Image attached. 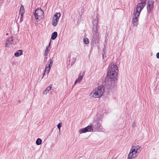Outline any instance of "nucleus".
Returning <instances> with one entry per match:
<instances>
[{
	"label": "nucleus",
	"instance_id": "423d86ee",
	"mask_svg": "<svg viewBox=\"0 0 159 159\" xmlns=\"http://www.w3.org/2000/svg\"><path fill=\"white\" fill-rule=\"evenodd\" d=\"M137 9L134 10V16L133 18L132 22L134 26H137L139 23L138 17L141 11Z\"/></svg>",
	"mask_w": 159,
	"mask_h": 159
},
{
	"label": "nucleus",
	"instance_id": "c756f323",
	"mask_svg": "<svg viewBox=\"0 0 159 159\" xmlns=\"http://www.w3.org/2000/svg\"><path fill=\"white\" fill-rule=\"evenodd\" d=\"M134 126V125H133V124L132 125V127H133Z\"/></svg>",
	"mask_w": 159,
	"mask_h": 159
},
{
	"label": "nucleus",
	"instance_id": "6ab92c4d",
	"mask_svg": "<svg viewBox=\"0 0 159 159\" xmlns=\"http://www.w3.org/2000/svg\"><path fill=\"white\" fill-rule=\"evenodd\" d=\"M49 51V49L48 48H46V49L45 50L44 53V55L45 56H47L48 55V53Z\"/></svg>",
	"mask_w": 159,
	"mask_h": 159
},
{
	"label": "nucleus",
	"instance_id": "9d476101",
	"mask_svg": "<svg viewBox=\"0 0 159 159\" xmlns=\"http://www.w3.org/2000/svg\"><path fill=\"white\" fill-rule=\"evenodd\" d=\"M146 1L147 0H140V2L137 5L136 9L141 11L145 6Z\"/></svg>",
	"mask_w": 159,
	"mask_h": 159
},
{
	"label": "nucleus",
	"instance_id": "f8f14e48",
	"mask_svg": "<svg viewBox=\"0 0 159 159\" xmlns=\"http://www.w3.org/2000/svg\"><path fill=\"white\" fill-rule=\"evenodd\" d=\"M91 129H92L91 126L89 125L85 128L81 129L79 130V132L80 134H82L87 132H91L92 131Z\"/></svg>",
	"mask_w": 159,
	"mask_h": 159
},
{
	"label": "nucleus",
	"instance_id": "7ed1b4c3",
	"mask_svg": "<svg viewBox=\"0 0 159 159\" xmlns=\"http://www.w3.org/2000/svg\"><path fill=\"white\" fill-rule=\"evenodd\" d=\"M107 88L102 85H100L95 88L90 94L89 96L92 99L98 98L100 97L104 92V89Z\"/></svg>",
	"mask_w": 159,
	"mask_h": 159
},
{
	"label": "nucleus",
	"instance_id": "2f4dec72",
	"mask_svg": "<svg viewBox=\"0 0 159 159\" xmlns=\"http://www.w3.org/2000/svg\"><path fill=\"white\" fill-rule=\"evenodd\" d=\"M46 59H47V57H46Z\"/></svg>",
	"mask_w": 159,
	"mask_h": 159
},
{
	"label": "nucleus",
	"instance_id": "6e6552de",
	"mask_svg": "<svg viewBox=\"0 0 159 159\" xmlns=\"http://www.w3.org/2000/svg\"><path fill=\"white\" fill-rule=\"evenodd\" d=\"M61 16V14L60 13H56L54 15L52 22V25L54 26H56L58 24V22Z\"/></svg>",
	"mask_w": 159,
	"mask_h": 159
},
{
	"label": "nucleus",
	"instance_id": "b1692460",
	"mask_svg": "<svg viewBox=\"0 0 159 159\" xmlns=\"http://www.w3.org/2000/svg\"><path fill=\"white\" fill-rule=\"evenodd\" d=\"M48 91L46 89H45L43 91V94H46L48 93Z\"/></svg>",
	"mask_w": 159,
	"mask_h": 159
},
{
	"label": "nucleus",
	"instance_id": "4468645a",
	"mask_svg": "<svg viewBox=\"0 0 159 159\" xmlns=\"http://www.w3.org/2000/svg\"><path fill=\"white\" fill-rule=\"evenodd\" d=\"M23 51L22 50H19L14 53V55L16 57H19L22 54Z\"/></svg>",
	"mask_w": 159,
	"mask_h": 159
},
{
	"label": "nucleus",
	"instance_id": "f3484780",
	"mask_svg": "<svg viewBox=\"0 0 159 159\" xmlns=\"http://www.w3.org/2000/svg\"><path fill=\"white\" fill-rule=\"evenodd\" d=\"M57 36V33L56 32H54L52 34L51 39L52 40H54Z\"/></svg>",
	"mask_w": 159,
	"mask_h": 159
},
{
	"label": "nucleus",
	"instance_id": "cd10ccee",
	"mask_svg": "<svg viewBox=\"0 0 159 159\" xmlns=\"http://www.w3.org/2000/svg\"><path fill=\"white\" fill-rule=\"evenodd\" d=\"M107 41V38L106 37L105 42H106Z\"/></svg>",
	"mask_w": 159,
	"mask_h": 159
},
{
	"label": "nucleus",
	"instance_id": "a878e982",
	"mask_svg": "<svg viewBox=\"0 0 159 159\" xmlns=\"http://www.w3.org/2000/svg\"><path fill=\"white\" fill-rule=\"evenodd\" d=\"M51 41H50L48 44V46H47L46 48H48L50 47V45H51Z\"/></svg>",
	"mask_w": 159,
	"mask_h": 159
},
{
	"label": "nucleus",
	"instance_id": "aec40b11",
	"mask_svg": "<svg viewBox=\"0 0 159 159\" xmlns=\"http://www.w3.org/2000/svg\"><path fill=\"white\" fill-rule=\"evenodd\" d=\"M84 43L87 44L89 43V39H88V38H84Z\"/></svg>",
	"mask_w": 159,
	"mask_h": 159
},
{
	"label": "nucleus",
	"instance_id": "2eb2a0df",
	"mask_svg": "<svg viewBox=\"0 0 159 159\" xmlns=\"http://www.w3.org/2000/svg\"><path fill=\"white\" fill-rule=\"evenodd\" d=\"M25 11L24 7L22 5H21V6L20 7V15L22 16V15H24L25 13Z\"/></svg>",
	"mask_w": 159,
	"mask_h": 159
},
{
	"label": "nucleus",
	"instance_id": "0eeeda50",
	"mask_svg": "<svg viewBox=\"0 0 159 159\" xmlns=\"http://www.w3.org/2000/svg\"><path fill=\"white\" fill-rule=\"evenodd\" d=\"M43 12L41 9L37 8L34 13V16L36 20H40L43 17Z\"/></svg>",
	"mask_w": 159,
	"mask_h": 159
},
{
	"label": "nucleus",
	"instance_id": "1a4fd4ad",
	"mask_svg": "<svg viewBox=\"0 0 159 159\" xmlns=\"http://www.w3.org/2000/svg\"><path fill=\"white\" fill-rule=\"evenodd\" d=\"M53 61L52 59H50L48 61V63L47 64L45 70H44V73L43 74L42 79L45 75V73L47 70V73H48L51 69V66H52L53 64Z\"/></svg>",
	"mask_w": 159,
	"mask_h": 159
},
{
	"label": "nucleus",
	"instance_id": "393cba45",
	"mask_svg": "<svg viewBox=\"0 0 159 159\" xmlns=\"http://www.w3.org/2000/svg\"><path fill=\"white\" fill-rule=\"evenodd\" d=\"M20 16H21V17H20V23L23 20V17L24 15H22V16H21V15H20Z\"/></svg>",
	"mask_w": 159,
	"mask_h": 159
},
{
	"label": "nucleus",
	"instance_id": "dca6fc26",
	"mask_svg": "<svg viewBox=\"0 0 159 159\" xmlns=\"http://www.w3.org/2000/svg\"><path fill=\"white\" fill-rule=\"evenodd\" d=\"M83 76L82 75H80L79 76L78 78L76 80V81L75 82L74 84H76L77 83H80L82 79Z\"/></svg>",
	"mask_w": 159,
	"mask_h": 159
},
{
	"label": "nucleus",
	"instance_id": "412c9836",
	"mask_svg": "<svg viewBox=\"0 0 159 159\" xmlns=\"http://www.w3.org/2000/svg\"><path fill=\"white\" fill-rule=\"evenodd\" d=\"M62 125V123L61 122L59 123L57 125V128L59 129V131L60 130V128Z\"/></svg>",
	"mask_w": 159,
	"mask_h": 159
},
{
	"label": "nucleus",
	"instance_id": "ddd939ff",
	"mask_svg": "<svg viewBox=\"0 0 159 159\" xmlns=\"http://www.w3.org/2000/svg\"><path fill=\"white\" fill-rule=\"evenodd\" d=\"M13 39L12 36L8 38L6 42L5 46L7 47H9L10 45L14 44L13 43Z\"/></svg>",
	"mask_w": 159,
	"mask_h": 159
},
{
	"label": "nucleus",
	"instance_id": "f257e3e1",
	"mask_svg": "<svg viewBox=\"0 0 159 159\" xmlns=\"http://www.w3.org/2000/svg\"><path fill=\"white\" fill-rule=\"evenodd\" d=\"M118 68L117 66L112 63L109 66L104 84L108 90L116 89L117 88V75L119 71Z\"/></svg>",
	"mask_w": 159,
	"mask_h": 159
},
{
	"label": "nucleus",
	"instance_id": "c85d7f7f",
	"mask_svg": "<svg viewBox=\"0 0 159 159\" xmlns=\"http://www.w3.org/2000/svg\"><path fill=\"white\" fill-rule=\"evenodd\" d=\"M73 60H74V61H73V64H74L75 61V59H73Z\"/></svg>",
	"mask_w": 159,
	"mask_h": 159
},
{
	"label": "nucleus",
	"instance_id": "a211bd4d",
	"mask_svg": "<svg viewBox=\"0 0 159 159\" xmlns=\"http://www.w3.org/2000/svg\"><path fill=\"white\" fill-rule=\"evenodd\" d=\"M42 140L40 139V138H38L37 139L36 141V144L38 145H39L41 144L42 143Z\"/></svg>",
	"mask_w": 159,
	"mask_h": 159
},
{
	"label": "nucleus",
	"instance_id": "f03ea898",
	"mask_svg": "<svg viewBox=\"0 0 159 159\" xmlns=\"http://www.w3.org/2000/svg\"><path fill=\"white\" fill-rule=\"evenodd\" d=\"M93 35L92 41L93 45L96 44L98 41L99 33L98 32V21L97 14H94L92 16Z\"/></svg>",
	"mask_w": 159,
	"mask_h": 159
},
{
	"label": "nucleus",
	"instance_id": "5701e85b",
	"mask_svg": "<svg viewBox=\"0 0 159 159\" xmlns=\"http://www.w3.org/2000/svg\"><path fill=\"white\" fill-rule=\"evenodd\" d=\"M102 56L103 59H104L105 56H106V54L105 53V52H104V50L103 51V52H102Z\"/></svg>",
	"mask_w": 159,
	"mask_h": 159
},
{
	"label": "nucleus",
	"instance_id": "bb28decb",
	"mask_svg": "<svg viewBox=\"0 0 159 159\" xmlns=\"http://www.w3.org/2000/svg\"><path fill=\"white\" fill-rule=\"evenodd\" d=\"M156 56L157 58L159 59V52L157 53Z\"/></svg>",
	"mask_w": 159,
	"mask_h": 159
},
{
	"label": "nucleus",
	"instance_id": "9b49d317",
	"mask_svg": "<svg viewBox=\"0 0 159 159\" xmlns=\"http://www.w3.org/2000/svg\"><path fill=\"white\" fill-rule=\"evenodd\" d=\"M154 2V1L153 0L148 1L147 8L148 13L151 12L152 11L153 7Z\"/></svg>",
	"mask_w": 159,
	"mask_h": 159
},
{
	"label": "nucleus",
	"instance_id": "39448f33",
	"mask_svg": "<svg viewBox=\"0 0 159 159\" xmlns=\"http://www.w3.org/2000/svg\"><path fill=\"white\" fill-rule=\"evenodd\" d=\"M139 148V146L132 147L129 154L127 159H132L136 157L139 153L138 151Z\"/></svg>",
	"mask_w": 159,
	"mask_h": 159
},
{
	"label": "nucleus",
	"instance_id": "4be33fe9",
	"mask_svg": "<svg viewBox=\"0 0 159 159\" xmlns=\"http://www.w3.org/2000/svg\"><path fill=\"white\" fill-rule=\"evenodd\" d=\"M52 86L51 85H50L48 87H47L46 89H47L48 91H49L52 88Z\"/></svg>",
	"mask_w": 159,
	"mask_h": 159
},
{
	"label": "nucleus",
	"instance_id": "7c9ffc66",
	"mask_svg": "<svg viewBox=\"0 0 159 159\" xmlns=\"http://www.w3.org/2000/svg\"><path fill=\"white\" fill-rule=\"evenodd\" d=\"M20 102V101H19L18 102Z\"/></svg>",
	"mask_w": 159,
	"mask_h": 159
},
{
	"label": "nucleus",
	"instance_id": "20e7f679",
	"mask_svg": "<svg viewBox=\"0 0 159 159\" xmlns=\"http://www.w3.org/2000/svg\"><path fill=\"white\" fill-rule=\"evenodd\" d=\"M101 123L102 121L98 118L94 120L92 124L89 125L91 126V131L103 132L104 130L101 126Z\"/></svg>",
	"mask_w": 159,
	"mask_h": 159
}]
</instances>
